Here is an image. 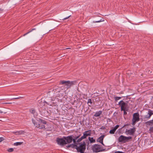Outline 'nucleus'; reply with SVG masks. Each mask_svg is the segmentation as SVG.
I'll list each match as a JSON object with an SVG mask.
<instances>
[{"label": "nucleus", "instance_id": "obj_1", "mask_svg": "<svg viewBox=\"0 0 153 153\" xmlns=\"http://www.w3.org/2000/svg\"><path fill=\"white\" fill-rule=\"evenodd\" d=\"M73 136L74 135H72L67 137L64 136L62 138L57 137L56 139V143L61 146L63 147L67 144L72 142Z\"/></svg>", "mask_w": 153, "mask_h": 153}, {"label": "nucleus", "instance_id": "obj_2", "mask_svg": "<svg viewBox=\"0 0 153 153\" xmlns=\"http://www.w3.org/2000/svg\"><path fill=\"white\" fill-rule=\"evenodd\" d=\"M76 83V81L61 80L59 82V84L63 85L64 88L67 90L68 89L70 88L71 86L75 85Z\"/></svg>", "mask_w": 153, "mask_h": 153}, {"label": "nucleus", "instance_id": "obj_3", "mask_svg": "<svg viewBox=\"0 0 153 153\" xmlns=\"http://www.w3.org/2000/svg\"><path fill=\"white\" fill-rule=\"evenodd\" d=\"M46 124L47 122L45 120L39 118L38 122L36 123V127L39 129L45 130L46 129V128H45V125H46Z\"/></svg>", "mask_w": 153, "mask_h": 153}, {"label": "nucleus", "instance_id": "obj_4", "mask_svg": "<svg viewBox=\"0 0 153 153\" xmlns=\"http://www.w3.org/2000/svg\"><path fill=\"white\" fill-rule=\"evenodd\" d=\"M78 146L77 145V147L76 149L78 152H80V153H84V152L86 149V144L85 141L79 143Z\"/></svg>", "mask_w": 153, "mask_h": 153}, {"label": "nucleus", "instance_id": "obj_5", "mask_svg": "<svg viewBox=\"0 0 153 153\" xmlns=\"http://www.w3.org/2000/svg\"><path fill=\"white\" fill-rule=\"evenodd\" d=\"M92 149L95 152H100L105 150L103 148L101 145L98 144H95L92 146Z\"/></svg>", "mask_w": 153, "mask_h": 153}, {"label": "nucleus", "instance_id": "obj_6", "mask_svg": "<svg viewBox=\"0 0 153 153\" xmlns=\"http://www.w3.org/2000/svg\"><path fill=\"white\" fill-rule=\"evenodd\" d=\"M81 136V134L74 135L72 138V142L73 141L74 144L78 145V144L81 141L79 137Z\"/></svg>", "mask_w": 153, "mask_h": 153}, {"label": "nucleus", "instance_id": "obj_7", "mask_svg": "<svg viewBox=\"0 0 153 153\" xmlns=\"http://www.w3.org/2000/svg\"><path fill=\"white\" fill-rule=\"evenodd\" d=\"M132 137L131 136L127 137L123 135L120 136L118 138V141L120 142L125 143L128 142L130 140H131Z\"/></svg>", "mask_w": 153, "mask_h": 153}, {"label": "nucleus", "instance_id": "obj_8", "mask_svg": "<svg viewBox=\"0 0 153 153\" xmlns=\"http://www.w3.org/2000/svg\"><path fill=\"white\" fill-rule=\"evenodd\" d=\"M140 120V115L139 113L137 112L134 113L133 115L132 124L133 125H135Z\"/></svg>", "mask_w": 153, "mask_h": 153}, {"label": "nucleus", "instance_id": "obj_9", "mask_svg": "<svg viewBox=\"0 0 153 153\" xmlns=\"http://www.w3.org/2000/svg\"><path fill=\"white\" fill-rule=\"evenodd\" d=\"M118 105L121 107V111H124L127 109L128 104L127 103L124 102L123 100L120 101L118 103Z\"/></svg>", "mask_w": 153, "mask_h": 153}, {"label": "nucleus", "instance_id": "obj_10", "mask_svg": "<svg viewBox=\"0 0 153 153\" xmlns=\"http://www.w3.org/2000/svg\"><path fill=\"white\" fill-rule=\"evenodd\" d=\"M136 131V128L134 127L130 129H126L125 133L127 135H133Z\"/></svg>", "mask_w": 153, "mask_h": 153}, {"label": "nucleus", "instance_id": "obj_11", "mask_svg": "<svg viewBox=\"0 0 153 153\" xmlns=\"http://www.w3.org/2000/svg\"><path fill=\"white\" fill-rule=\"evenodd\" d=\"M153 114V111L150 109H148V114L145 116L144 117V120H146L147 119H149L151 116Z\"/></svg>", "mask_w": 153, "mask_h": 153}, {"label": "nucleus", "instance_id": "obj_12", "mask_svg": "<svg viewBox=\"0 0 153 153\" xmlns=\"http://www.w3.org/2000/svg\"><path fill=\"white\" fill-rule=\"evenodd\" d=\"M56 89H54L53 90L50 89V90L48 92V95L49 96L50 98H51V97L53 96L54 94H55L56 91Z\"/></svg>", "mask_w": 153, "mask_h": 153}, {"label": "nucleus", "instance_id": "obj_13", "mask_svg": "<svg viewBox=\"0 0 153 153\" xmlns=\"http://www.w3.org/2000/svg\"><path fill=\"white\" fill-rule=\"evenodd\" d=\"M105 135H102L99 137L97 140V141L101 143L103 145H104L103 143V140Z\"/></svg>", "mask_w": 153, "mask_h": 153}, {"label": "nucleus", "instance_id": "obj_14", "mask_svg": "<svg viewBox=\"0 0 153 153\" xmlns=\"http://www.w3.org/2000/svg\"><path fill=\"white\" fill-rule=\"evenodd\" d=\"M29 111L31 113L33 114V116L34 117H35L37 116V113L36 112L35 109L33 108H31L30 109Z\"/></svg>", "mask_w": 153, "mask_h": 153}, {"label": "nucleus", "instance_id": "obj_15", "mask_svg": "<svg viewBox=\"0 0 153 153\" xmlns=\"http://www.w3.org/2000/svg\"><path fill=\"white\" fill-rule=\"evenodd\" d=\"M25 131L22 130H20L19 131H13L12 132V133L16 135H19L22 134H24Z\"/></svg>", "mask_w": 153, "mask_h": 153}, {"label": "nucleus", "instance_id": "obj_16", "mask_svg": "<svg viewBox=\"0 0 153 153\" xmlns=\"http://www.w3.org/2000/svg\"><path fill=\"white\" fill-rule=\"evenodd\" d=\"M66 147L68 149L71 148H74L76 149L77 147V144H75L73 143L68 145L66 146Z\"/></svg>", "mask_w": 153, "mask_h": 153}, {"label": "nucleus", "instance_id": "obj_17", "mask_svg": "<svg viewBox=\"0 0 153 153\" xmlns=\"http://www.w3.org/2000/svg\"><path fill=\"white\" fill-rule=\"evenodd\" d=\"M83 135L81 137H80L81 141L83 139L86 138L88 136V134L86 133V132H85V131L83 132Z\"/></svg>", "mask_w": 153, "mask_h": 153}, {"label": "nucleus", "instance_id": "obj_18", "mask_svg": "<svg viewBox=\"0 0 153 153\" xmlns=\"http://www.w3.org/2000/svg\"><path fill=\"white\" fill-rule=\"evenodd\" d=\"M50 100L51 101H48V100L47 99L46 100V101H44V102L48 105H49L50 106H52L53 103L51 102L52 99L51 98H50Z\"/></svg>", "mask_w": 153, "mask_h": 153}, {"label": "nucleus", "instance_id": "obj_19", "mask_svg": "<svg viewBox=\"0 0 153 153\" xmlns=\"http://www.w3.org/2000/svg\"><path fill=\"white\" fill-rule=\"evenodd\" d=\"M102 113V111H100L98 112H96L95 114L94 115V116L95 117H97L100 116Z\"/></svg>", "mask_w": 153, "mask_h": 153}, {"label": "nucleus", "instance_id": "obj_20", "mask_svg": "<svg viewBox=\"0 0 153 153\" xmlns=\"http://www.w3.org/2000/svg\"><path fill=\"white\" fill-rule=\"evenodd\" d=\"M89 140L91 143H95L96 142L95 139H94L93 137H89L88 138Z\"/></svg>", "mask_w": 153, "mask_h": 153}, {"label": "nucleus", "instance_id": "obj_21", "mask_svg": "<svg viewBox=\"0 0 153 153\" xmlns=\"http://www.w3.org/2000/svg\"><path fill=\"white\" fill-rule=\"evenodd\" d=\"M116 131V130L113 128L110 131L109 133L111 134H114Z\"/></svg>", "mask_w": 153, "mask_h": 153}, {"label": "nucleus", "instance_id": "obj_22", "mask_svg": "<svg viewBox=\"0 0 153 153\" xmlns=\"http://www.w3.org/2000/svg\"><path fill=\"white\" fill-rule=\"evenodd\" d=\"M23 143V142H16L14 143L13 145L14 146H18V145H21Z\"/></svg>", "mask_w": 153, "mask_h": 153}, {"label": "nucleus", "instance_id": "obj_23", "mask_svg": "<svg viewBox=\"0 0 153 153\" xmlns=\"http://www.w3.org/2000/svg\"><path fill=\"white\" fill-rule=\"evenodd\" d=\"M86 133L88 134V136H90L91 133V130H90L87 131H85Z\"/></svg>", "mask_w": 153, "mask_h": 153}, {"label": "nucleus", "instance_id": "obj_24", "mask_svg": "<svg viewBox=\"0 0 153 153\" xmlns=\"http://www.w3.org/2000/svg\"><path fill=\"white\" fill-rule=\"evenodd\" d=\"M104 21V20H103V19H100V20H98L97 21H94L93 22L94 23H98V22H102V21Z\"/></svg>", "mask_w": 153, "mask_h": 153}, {"label": "nucleus", "instance_id": "obj_25", "mask_svg": "<svg viewBox=\"0 0 153 153\" xmlns=\"http://www.w3.org/2000/svg\"><path fill=\"white\" fill-rule=\"evenodd\" d=\"M121 97H114V99L115 100V101H117L118 100L121 99Z\"/></svg>", "mask_w": 153, "mask_h": 153}, {"label": "nucleus", "instance_id": "obj_26", "mask_svg": "<svg viewBox=\"0 0 153 153\" xmlns=\"http://www.w3.org/2000/svg\"><path fill=\"white\" fill-rule=\"evenodd\" d=\"M88 103H90L91 104V105H89V106H91V105H92V102L91 101V100L90 99H88V102H87V103L88 104Z\"/></svg>", "mask_w": 153, "mask_h": 153}, {"label": "nucleus", "instance_id": "obj_27", "mask_svg": "<svg viewBox=\"0 0 153 153\" xmlns=\"http://www.w3.org/2000/svg\"><path fill=\"white\" fill-rule=\"evenodd\" d=\"M35 28H33V29H32L31 30H30V31H29L28 32L25 33V34H24L23 35V36H25L26 35H27V34H28V33H30V32H31V31H32L33 30H35Z\"/></svg>", "mask_w": 153, "mask_h": 153}, {"label": "nucleus", "instance_id": "obj_28", "mask_svg": "<svg viewBox=\"0 0 153 153\" xmlns=\"http://www.w3.org/2000/svg\"><path fill=\"white\" fill-rule=\"evenodd\" d=\"M14 149L13 148H11L9 149H7V151L8 152H11L13 151Z\"/></svg>", "mask_w": 153, "mask_h": 153}, {"label": "nucleus", "instance_id": "obj_29", "mask_svg": "<svg viewBox=\"0 0 153 153\" xmlns=\"http://www.w3.org/2000/svg\"><path fill=\"white\" fill-rule=\"evenodd\" d=\"M130 125V124H125L123 127H122L120 129H122L124 127H126V126H128Z\"/></svg>", "mask_w": 153, "mask_h": 153}, {"label": "nucleus", "instance_id": "obj_30", "mask_svg": "<svg viewBox=\"0 0 153 153\" xmlns=\"http://www.w3.org/2000/svg\"><path fill=\"white\" fill-rule=\"evenodd\" d=\"M127 111V109H125L124 111H124V113H123V115H126L127 114V113L126 112V111Z\"/></svg>", "mask_w": 153, "mask_h": 153}, {"label": "nucleus", "instance_id": "obj_31", "mask_svg": "<svg viewBox=\"0 0 153 153\" xmlns=\"http://www.w3.org/2000/svg\"><path fill=\"white\" fill-rule=\"evenodd\" d=\"M119 127V125H117L114 127V128L116 130Z\"/></svg>", "mask_w": 153, "mask_h": 153}, {"label": "nucleus", "instance_id": "obj_32", "mask_svg": "<svg viewBox=\"0 0 153 153\" xmlns=\"http://www.w3.org/2000/svg\"><path fill=\"white\" fill-rule=\"evenodd\" d=\"M145 124L148 125H151V123H149V121L146 122Z\"/></svg>", "mask_w": 153, "mask_h": 153}, {"label": "nucleus", "instance_id": "obj_33", "mask_svg": "<svg viewBox=\"0 0 153 153\" xmlns=\"http://www.w3.org/2000/svg\"><path fill=\"white\" fill-rule=\"evenodd\" d=\"M105 128V127L104 126H102L100 128V129L104 130Z\"/></svg>", "mask_w": 153, "mask_h": 153}, {"label": "nucleus", "instance_id": "obj_34", "mask_svg": "<svg viewBox=\"0 0 153 153\" xmlns=\"http://www.w3.org/2000/svg\"><path fill=\"white\" fill-rule=\"evenodd\" d=\"M114 153H125L124 152H120V151H117L115 152H114Z\"/></svg>", "mask_w": 153, "mask_h": 153}, {"label": "nucleus", "instance_id": "obj_35", "mask_svg": "<svg viewBox=\"0 0 153 153\" xmlns=\"http://www.w3.org/2000/svg\"><path fill=\"white\" fill-rule=\"evenodd\" d=\"M149 130L153 132V126L152 127H150Z\"/></svg>", "mask_w": 153, "mask_h": 153}, {"label": "nucleus", "instance_id": "obj_36", "mask_svg": "<svg viewBox=\"0 0 153 153\" xmlns=\"http://www.w3.org/2000/svg\"><path fill=\"white\" fill-rule=\"evenodd\" d=\"M32 121L33 123L34 124V125L36 126V123H35V121L33 119H32Z\"/></svg>", "mask_w": 153, "mask_h": 153}, {"label": "nucleus", "instance_id": "obj_37", "mask_svg": "<svg viewBox=\"0 0 153 153\" xmlns=\"http://www.w3.org/2000/svg\"><path fill=\"white\" fill-rule=\"evenodd\" d=\"M151 124H153V119L152 120L149 121Z\"/></svg>", "mask_w": 153, "mask_h": 153}, {"label": "nucleus", "instance_id": "obj_38", "mask_svg": "<svg viewBox=\"0 0 153 153\" xmlns=\"http://www.w3.org/2000/svg\"><path fill=\"white\" fill-rule=\"evenodd\" d=\"M4 140L3 137H0V142H1Z\"/></svg>", "mask_w": 153, "mask_h": 153}, {"label": "nucleus", "instance_id": "obj_39", "mask_svg": "<svg viewBox=\"0 0 153 153\" xmlns=\"http://www.w3.org/2000/svg\"><path fill=\"white\" fill-rule=\"evenodd\" d=\"M68 16V17H67L66 18H64V19H62L63 20H65L66 19H68V18L70 16Z\"/></svg>", "mask_w": 153, "mask_h": 153}, {"label": "nucleus", "instance_id": "obj_40", "mask_svg": "<svg viewBox=\"0 0 153 153\" xmlns=\"http://www.w3.org/2000/svg\"><path fill=\"white\" fill-rule=\"evenodd\" d=\"M22 98V97H17V98H13V99H20V98Z\"/></svg>", "mask_w": 153, "mask_h": 153}, {"label": "nucleus", "instance_id": "obj_41", "mask_svg": "<svg viewBox=\"0 0 153 153\" xmlns=\"http://www.w3.org/2000/svg\"><path fill=\"white\" fill-rule=\"evenodd\" d=\"M4 103L5 104H11L12 103H11V102H5V103Z\"/></svg>", "mask_w": 153, "mask_h": 153}, {"label": "nucleus", "instance_id": "obj_42", "mask_svg": "<svg viewBox=\"0 0 153 153\" xmlns=\"http://www.w3.org/2000/svg\"><path fill=\"white\" fill-rule=\"evenodd\" d=\"M86 141H88V145H89V141L88 140H86Z\"/></svg>", "mask_w": 153, "mask_h": 153}, {"label": "nucleus", "instance_id": "obj_43", "mask_svg": "<svg viewBox=\"0 0 153 153\" xmlns=\"http://www.w3.org/2000/svg\"><path fill=\"white\" fill-rule=\"evenodd\" d=\"M2 113V112L0 110V113Z\"/></svg>", "mask_w": 153, "mask_h": 153}, {"label": "nucleus", "instance_id": "obj_44", "mask_svg": "<svg viewBox=\"0 0 153 153\" xmlns=\"http://www.w3.org/2000/svg\"><path fill=\"white\" fill-rule=\"evenodd\" d=\"M0 10H2L1 9V8H0Z\"/></svg>", "mask_w": 153, "mask_h": 153}]
</instances>
